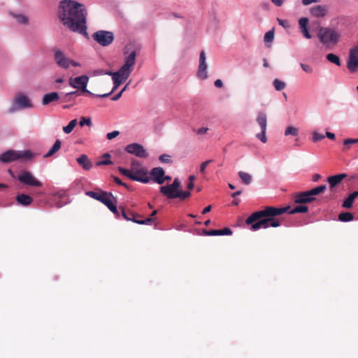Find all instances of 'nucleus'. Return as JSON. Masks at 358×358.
I'll list each match as a JSON object with an SVG mask.
<instances>
[{
    "instance_id": "nucleus-29",
    "label": "nucleus",
    "mask_w": 358,
    "mask_h": 358,
    "mask_svg": "<svg viewBox=\"0 0 358 358\" xmlns=\"http://www.w3.org/2000/svg\"><path fill=\"white\" fill-rule=\"evenodd\" d=\"M358 196V192H354L350 194L343 201L342 206L346 208H350L352 206L355 198Z\"/></svg>"
},
{
    "instance_id": "nucleus-48",
    "label": "nucleus",
    "mask_w": 358,
    "mask_h": 358,
    "mask_svg": "<svg viewBox=\"0 0 358 358\" xmlns=\"http://www.w3.org/2000/svg\"><path fill=\"white\" fill-rule=\"evenodd\" d=\"M109 210L113 212L114 214H116L117 215H118V211H117V207L113 203V201L108 205L107 206Z\"/></svg>"
},
{
    "instance_id": "nucleus-58",
    "label": "nucleus",
    "mask_w": 358,
    "mask_h": 358,
    "mask_svg": "<svg viewBox=\"0 0 358 358\" xmlns=\"http://www.w3.org/2000/svg\"><path fill=\"white\" fill-rule=\"evenodd\" d=\"M319 0H302V3L303 5L307 6L312 3L317 2Z\"/></svg>"
},
{
    "instance_id": "nucleus-18",
    "label": "nucleus",
    "mask_w": 358,
    "mask_h": 358,
    "mask_svg": "<svg viewBox=\"0 0 358 358\" xmlns=\"http://www.w3.org/2000/svg\"><path fill=\"white\" fill-rule=\"evenodd\" d=\"M347 177L345 173H340L335 176H330L327 178V181L329 183L330 190L331 192L335 191V188L341 181Z\"/></svg>"
},
{
    "instance_id": "nucleus-45",
    "label": "nucleus",
    "mask_w": 358,
    "mask_h": 358,
    "mask_svg": "<svg viewBox=\"0 0 358 358\" xmlns=\"http://www.w3.org/2000/svg\"><path fill=\"white\" fill-rule=\"evenodd\" d=\"M159 159L163 163L171 162V156L167 154H164L159 156Z\"/></svg>"
},
{
    "instance_id": "nucleus-59",
    "label": "nucleus",
    "mask_w": 358,
    "mask_h": 358,
    "mask_svg": "<svg viewBox=\"0 0 358 358\" xmlns=\"http://www.w3.org/2000/svg\"><path fill=\"white\" fill-rule=\"evenodd\" d=\"M215 86L217 87H222L223 86V83L220 79H217L215 81Z\"/></svg>"
},
{
    "instance_id": "nucleus-2",
    "label": "nucleus",
    "mask_w": 358,
    "mask_h": 358,
    "mask_svg": "<svg viewBox=\"0 0 358 358\" xmlns=\"http://www.w3.org/2000/svg\"><path fill=\"white\" fill-rule=\"evenodd\" d=\"M290 206L277 208L266 206L263 210L252 213L245 220L248 225H251L252 231L261 228L267 229L269 227H278L281 225L282 220L278 216L287 213Z\"/></svg>"
},
{
    "instance_id": "nucleus-52",
    "label": "nucleus",
    "mask_w": 358,
    "mask_h": 358,
    "mask_svg": "<svg viewBox=\"0 0 358 358\" xmlns=\"http://www.w3.org/2000/svg\"><path fill=\"white\" fill-rule=\"evenodd\" d=\"M171 187L173 188V189H179V188L180 187V180H178V178H175L173 183L171 184Z\"/></svg>"
},
{
    "instance_id": "nucleus-31",
    "label": "nucleus",
    "mask_w": 358,
    "mask_h": 358,
    "mask_svg": "<svg viewBox=\"0 0 358 358\" xmlns=\"http://www.w3.org/2000/svg\"><path fill=\"white\" fill-rule=\"evenodd\" d=\"M238 176L245 185H250L252 182V176L248 173L241 171L238 172Z\"/></svg>"
},
{
    "instance_id": "nucleus-19",
    "label": "nucleus",
    "mask_w": 358,
    "mask_h": 358,
    "mask_svg": "<svg viewBox=\"0 0 358 358\" xmlns=\"http://www.w3.org/2000/svg\"><path fill=\"white\" fill-rule=\"evenodd\" d=\"M18 151L8 150L0 155V161L4 163L19 159Z\"/></svg>"
},
{
    "instance_id": "nucleus-36",
    "label": "nucleus",
    "mask_w": 358,
    "mask_h": 358,
    "mask_svg": "<svg viewBox=\"0 0 358 358\" xmlns=\"http://www.w3.org/2000/svg\"><path fill=\"white\" fill-rule=\"evenodd\" d=\"M110 155L108 153H106L103 155V158L105 159L99 161L96 163V165L99 166L102 165H109L112 164V162L109 159Z\"/></svg>"
},
{
    "instance_id": "nucleus-25",
    "label": "nucleus",
    "mask_w": 358,
    "mask_h": 358,
    "mask_svg": "<svg viewBox=\"0 0 358 358\" xmlns=\"http://www.w3.org/2000/svg\"><path fill=\"white\" fill-rule=\"evenodd\" d=\"M32 201V198L29 195L25 194H20L16 196L17 203L23 206H27L30 205Z\"/></svg>"
},
{
    "instance_id": "nucleus-14",
    "label": "nucleus",
    "mask_w": 358,
    "mask_h": 358,
    "mask_svg": "<svg viewBox=\"0 0 358 358\" xmlns=\"http://www.w3.org/2000/svg\"><path fill=\"white\" fill-rule=\"evenodd\" d=\"M125 150L128 153L134 155L141 158H146L148 157V153L143 146L136 143L127 145Z\"/></svg>"
},
{
    "instance_id": "nucleus-27",
    "label": "nucleus",
    "mask_w": 358,
    "mask_h": 358,
    "mask_svg": "<svg viewBox=\"0 0 358 358\" xmlns=\"http://www.w3.org/2000/svg\"><path fill=\"white\" fill-rule=\"evenodd\" d=\"M257 122L261 127L262 130H266L267 127V117L266 113L264 112H259L257 119Z\"/></svg>"
},
{
    "instance_id": "nucleus-61",
    "label": "nucleus",
    "mask_w": 358,
    "mask_h": 358,
    "mask_svg": "<svg viewBox=\"0 0 358 358\" xmlns=\"http://www.w3.org/2000/svg\"><path fill=\"white\" fill-rule=\"evenodd\" d=\"M326 136H327V138H329V139H331V140H333V139H334V138H335V135H334V134H333V133H331V132H329V131H327V132L326 133Z\"/></svg>"
},
{
    "instance_id": "nucleus-10",
    "label": "nucleus",
    "mask_w": 358,
    "mask_h": 358,
    "mask_svg": "<svg viewBox=\"0 0 358 358\" xmlns=\"http://www.w3.org/2000/svg\"><path fill=\"white\" fill-rule=\"evenodd\" d=\"M131 170L134 176L140 178L144 181H141L143 183H148L150 181V176L148 174V170L143 167L138 161L134 160L131 162Z\"/></svg>"
},
{
    "instance_id": "nucleus-42",
    "label": "nucleus",
    "mask_w": 358,
    "mask_h": 358,
    "mask_svg": "<svg viewBox=\"0 0 358 358\" xmlns=\"http://www.w3.org/2000/svg\"><path fill=\"white\" fill-rule=\"evenodd\" d=\"M177 195V198H179L181 200H185L191 195V193L189 191H182L179 189Z\"/></svg>"
},
{
    "instance_id": "nucleus-1",
    "label": "nucleus",
    "mask_w": 358,
    "mask_h": 358,
    "mask_svg": "<svg viewBox=\"0 0 358 358\" xmlns=\"http://www.w3.org/2000/svg\"><path fill=\"white\" fill-rule=\"evenodd\" d=\"M87 15L83 4L73 0H63L60 2L58 17L64 25L72 31L87 35Z\"/></svg>"
},
{
    "instance_id": "nucleus-20",
    "label": "nucleus",
    "mask_w": 358,
    "mask_h": 358,
    "mask_svg": "<svg viewBox=\"0 0 358 358\" xmlns=\"http://www.w3.org/2000/svg\"><path fill=\"white\" fill-rule=\"evenodd\" d=\"M310 12L313 17H324L327 13V7L323 5H316L310 8Z\"/></svg>"
},
{
    "instance_id": "nucleus-16",
    "label": "nucleus",
    "mask_w": 358,
    "mask_h": 358,
    "mask_svg": "<svg viewBox=\"0 0 358 358\" xmlns=\"http://www.w3.org/2000/svg\"><path fill=\"white\" fill-rule=\"evenodd\" d=\"M150 177L154 182L159 185H162L165 182L164 175L165 172L162 167L153 168L150 172Z\"/></svg>"
},
{
    "instance_id": "nucleus-23",
    "label": "nucleus",
    "mask_w": 358,
    "mask_h": 358,
    "mask_svg": "<svg viewBox=\"0 0 358 358\" xmlns=\"http://www.w3.org/2000/svg\"><path fill=\"white\" fill-rule=\"evenodd\" d=\"M308 19L307 17H301L299 20V24L300 27L301 31L303 34V36L310 39L311 38L312 36L310 34L308 29Z\"/></svg>"
},
{
    "instance_id": "nucleus-44",
    "label": "nucleus",
    "mask_w": 358,
    "mask_h": 358,
    "mask_svg": "<svg viewBox=\"0 0 358 358\" xmlns=\"http://www.w3.org/2000/svg\"><path fill=\"white\" fill-rule=\"evenodd\" d=\"M211 162H213V160L209 159V160H206V161L203 162V163H201V164L200 166V172L202 174H204L206 173V169L207 166L209 164H210Z\"/></svg>"
},
{
    "instance_id": "nucleus-46",
    "label": "nucleus",
    "mask_w": 358,
    "mask_h": 358,
    "mask_svg": "<svg viewBox=\"0 0 358 358\" xmlns=\"http://www.w3.org/2000/svg\"><path fill=\"white\" fill-rule=\"evenodd\" d=\"M324 138V135L318 132H313V140L314 142H317Z\"/></svg>"
},
{
    "instance_id": "nucleus-60",
    "label": "nucleus",
    "mask_w": 358,
    "mask_h": 358,
    "mask_svg": "<svg viewBox=\"0 0 358 358\" xmlns=\"http://www.w3.org/2000/svg\"><path fill=\"white\" fill-rule=\"evenodd\" d=\"M211 210V206H206L203 210H202V214L204 215V214H206L208 213H209Z\"/></svg>"
},
{
    "instance_id": "nucleus-13",
    "label": "nucleus",
    "mask_w": 358,
    "mask_h": 358,
    "mask_svg": "<svg viewBox=\"0 0 358 358\" xmlns=\"http://www.w3.org/2000/svg\"><path fill=\"white\" fill-rule=\"evenodd\" d=\"M85 194L101 201L106 206H108V205L112 201V198H113L111 193H107L106 192H95L93 191H88L86 192Z\"/></svg>"
},
{
    "instance_id": "nucleus-57",
    "label": "nucleus",
    "mask_w": 358,
    "mask_h": 358,
    "mask_svg": "<svg viewBox=\"0 0 358 358\" xmlns=\"http://www.w3.org/2000/svg\"><path fill=\"white\" fill-rule=\"evenodd\" d=\"M122 95V91H120L118 94H115V96H113L111 99L113 101H117L118 100Z\"/></svg>"
},
{
    "instance_id": "nucleus-5",
    "label": "nucleus",
    "mask_w": 358,
    "mask_h": 358,
    "mask_svg": "<svg viewBox=\"0 0 358 358\" xmlns=\"http://www.w3.org/2000/svg\"><path fill=\"white\" fill-rule=\"evenodd\" d=\"M318 38L324 45H335L341 37V34L334 29L321 27L318 31Z\"/></svg>"
},
{
    "instance_id": "nucleus-49",
    "label": "nucleus",
    "mask_w": 358,
    "mask_h": 358,
    "mask_svg": "<svg viewBox=\"0 0 358 358\" xmlns=\"http://www.w3.org/2000/svg\"><path fill=\"white\" fill-rule=\"evenodd\" d=\"M301 66L302 69L305 72H306L308 73H313V68L310 66H309L308 64H306L301 63Z\"/></svg>"
},
{
    "instance_id": "nucleus-51",
    "label": "nucleus",
    "mask_w": 358,
    "mask_h": 358,
    "mask_svg": "<svg viewBox=\"0 0 358 358\" xmlns=\"http://www.w3.org/2000/svg\"><path fill=\"white\" fill-rule=\"evenodd\" d=\"M120 134L118 131H113L112 132L108 133L106 136L108 140H111L115 137H117Z\"/></svg>"
},
{
    "instance_id": "nucleus-64",
    "label": "nucleus",
    "mask_w": 358,
    "mask_h": 358,
    "mask_svg": "<svg viewBox=\"0 0 358 358\" xmlns=\"http://www.w3.org/2000/svg\"><path fill=\"white\" fill-rule=\"evenodd\" d=\"M194 186V182H189L187 185V189H192Z\"/></svg>"
},
{
    "instance_id": "nucleus-32",
    "label": "nucleus",
    "mask_w": 358,
    "mask_h": 358,
    "mask_svg": "<svg viewBox=\"0 0 358 358\" xmlns=\"http://www.w3.org/2000/svg\"><path fill=\"white\" fill-rule=\"evenodd\" d=\"M354 215L352 213L344 212L338 215V220L341 222H350L353 220Z\"/></svg>"
},
{
    "instance_id": "nucleus-38",
    "label": "nucleus",
    "mask_w": 358,
    "mask_h": 358,
    "mask_svg": "<svg viewBox=\"0 0 358 358\" xmlns=\"http://www.w3.org/2000/svg\"><path fill=\"white\" fill-rule=\"evenodd\" d=\"M18 155H19V159H30L33 157V153L29 150L26 151H18Z\"/></svg>"
},
{
    "instance_id": "nucleus-56",
    "label": "nucleus",
    "mask_w": 358,
    "mask_h": 358,
    "mask_svg": "<svg viewBox=\"0 0 358 358\" xmlns=\"http://www.w3.org/2000/svg\"><path fill=\"white\" fill-rule=\"evenodd\" d=\"M271 1H272V2H273V3L276 6L280 7V6H281L283 4V3H284L285 0H271Z\"/></svg>"
},
{
    "instance_id": "nucleus-24",
    "label": "nucleus",
    "mask_w": 358,
    "mask_h": 358,
    "mask_svg": "<svg viewBox=\"0 0 358 358\" xmlns=\"http://www.w3.org/2000/svg\"><path fill=\"white\" fill-rule=\"evenodd\" d=\"M76 161L85 170H90L92 166L91 161L86 155H81Z\"/></svg>"
},
{
    "instance_id": "nucleus-7",
    "label": "nucleus",
    "mask_w": 358,
    "mask_h": 358,
    "mask_svg": "<svg viewBox=\"0 0 358 358\" xmlns=\"http://www.w3.org/2000/svg\"><path fill=\"white\" fill-rule=\"evenodd\" d=\"M120 209L122 217L127 220L132 221L139 224L152 225L154 223V219L152 218L138 219L142 216L130 210H126L123 207Z\"/></svg>"
},
{
    "instance_id": "nucleus-9",
    "label": "nucleus",
    "mask_w": 358,
    "mask_h": 358,
    "mask_svg": "<svg viewBox=\"0 0 358 358\" xmlns=\"http://www.w3.org/2000/svg\"><path fill=\"white\" fill-rule=\"evenodd\" d=\"M89 78L87 76H81L75 78H70L69 85L74 88L80 89L83 93H87L89 95L94 96L93 93L87 90V85Z\"/></svg>"
},
{
    "instance_id": "nucleus-34",
    "label": "nucleus",
    "mask_w": 358,
    "mask_h": 358,
    "mask_svg": "<svg viewBox=\"0 0 358 358\" xmlns=\"http://www.w3.org/2000/svg\"><path fill=\"white\" fill-rule=\"evenodd\" d=\"M326 57L329 62L334 63L338 66H341V61H340L339 57L337 55H336L333 53H329L327 55Z\"/></svg>"
},
{
    "instance_id": "nucleus-63",
    "label": "nucleus",
    "mask_w": 358,
    "mask_h": 358,
    "mask_svg": "<svg viewBox=\"0 0 358 358\" xmlns=\"http://www.w3.org/2000/svg\"><path fill=\"white\" fill-rule=\"evenodd\" d=\"M241 193H242V191L238 190V191H237V192H234V193L231 194V196H232V197H236L237 196L241 195Z\"/></svg>"
},
{
    "instance_id": "nucleus-30",
    "label": "nucleus",
    "mask_w": 358,
    "mask_h": 358,
    "mask_svg": "<svg viewBox=\"0 0 358 358\" xmlns=\"http://www.w3.org/2000/svg\"><path fill=\"white\" fill-rule=\"evenodd\" d=\"M61 145H62L61 141L59 140V139L56 140V141L55 142V143L52 145V147L44 155V157L45 158H48V157H50L52 156L57 151H59V150L61 148Z\"/></svg>"
},
{
    "instance_id": "nucleus-28",
    "label": "nucleus",
    "mask_w": 358,
    "mask_h": 358,
    "mask_svg": "<svg viewBox=\"0 0 358 358\" xmlns=\"http://www.w3.org/2000/svg\"><path fill=\"white\" fill-rule=\"evenodd\" d=\"M118 171L120 173H121L124 176L129 178V179L134 180V181H144L145 180H143L140 178H137L136 176H134V173L131 171V170H129L122 167H119Z\"/></svg>"
},
{
    "instance_id": "nucleus-55",
    "label": "nucleus",
    "mask_w": 358,
    "mask_h": 358,
    "mask_svg": "<svg viewBox=\"0 0 358 358\" xmlns=\"http://www.w3.org/2000/svg\"><path fill=\"white\" fill-rule=\"evenodd\" d=\"M208 129L207 127H201L196 131L197 134H204L207 132Z\"/></svg>"
},
{
    "instance_id": "nucleus-43",
    "label": "nucleus",
    "mask_w": 358,
    "mask_h": 358,
    "mask_svg": "<svg viewBox=\"0 0 358 358\" xmlns=\"http://www.w3.org/2000/svg\"><path fill=\"white\" fill-rule=\"evenodd\" d=\"M266 130H262L261 133L256 135L257 138H259L262 143H265L267 141L266 136Z\"/></svg>"
},
{
    "instance_id": "nucleus-8",
    "label": "nucleus",
    "mask_w": 358,
    "mask_h": 358,
    "mask_svg": "<svg viewBox=\"0 0 358 358\" xmlns=\"http://www.w3.org/2000/svg\"><path fill=\"white\" fill-rule=\"evenodd\" d=\"M92 36L96 42L102 46L110 45L114 40L113 33L104 30L97 31Z\"/></svg>"
},
{
    "instance_id": "nucleus-17",
    "label": "nucleus",
    "mask_w": 358,
    "mask_h": 358,
    "mask_svg": "<svg viewBox=\"0 0 358 358\" xmlns=\"http://www.w3.org/2000/svg\"><path fill=\"white\" fill-rule=\"evenodd\" d=\"M15 103L20 109H24L33 107L30 99L24 94H19L15 99Z\"/></svg>"
},
{
    "instance_id": "nucleus-22",
    "label": "nucleus",
    "mask_w": 358,
    "mask_h": 358,
    "mask_svg": "<svg viewBox=\"0 0 358 358\" xmlns=\"http://www.w3.org/2000/svg\"><path fill=\"white\" fill-rule=\"evenodd\" d=\"M203 233L206 236H224V235H231L232 231L231 229L226 227L222 229H213L203 231Z\"/></svg>"
},
{
    "instance_id": "nucleus-33",
    "label": "nucleus",
    "mask_w": 358,
    "mask_h": 358,
    "mask_svg": "<svg viewBox=\"0 0 358 358\" xmlns=\"http://www.w3.org/2000/svg\"><path fill=\"white\" fill-rule=\"evenodd\" d=\"M308 208L306 206L301 205V206H296L295 208H292L290 210L289 209L287 213H288L289 214H294V213H304L308 212Z\"/></svg>"
},
{
    "instance_id": "nucleus-39",
    "label": "nucleus",
    "mask_w": 358,
    "mask_h": 358,
    "mask_svg": "<svg viewBox=\"0 0 358 358\" xmlns=\"http://www.w3.org/2000/svg\"><path fill=\"white\" fill-rule=\"evenodd\" d=\"M298 133H299V130L297 128L294 127L292 126H289L285 129V136L292 135V136H296L298 135Z\"/></svg>"
},
{
    "instance_id": "nucleus-41",
    "label": "nucleus",
    "mask_w": 358,
    "mask_h": 358,
    "mask_svg": "<svg viewBox=\"0 0 358 358\" xmlns=\"http://www.w3.org/2000/svg\"><path fill=\"white\" fill-rule=\"evenodd\" d=\"M13 15L16 19L17 22L20 24H27L28 22V18L25 15L15 14Z\"/></svg>"
},
{
    "instance_id": "nucleus-37",
    "label": "nucleus",
    "mask_w": 358,
    "mask_h": 358,
    "mask_svg": "<svg viewBox=\"0 0 358 358\" xmlns=\"http://www.w3.org/2000/svg\"><path fill=\"white\" fill-rule=\"evenodd\" d=\"M273 86L277 91H280V90H282L285 87L286 84L285 82H283L278 78H275L273 80Z\"/></svg>"
},
{
    "instance_id": "nucleus-6",
    "label": "nucleus",
    "mask_w": 358,
    "mask_h": 358,
    "mask_svg": "<svg viewBox=\"0 0 358 358\" xmlns=\"http://www.w3.org/2000/svg\"><path fill=\"white\" fill-rule=\"evenodd\" d=\"M54 59L57 66L64 69H68L70 66H80L78 62L67 57L62 51L59 50L55 51Z\"/></svg>"
},
{
    "instance_id": "nucleus-35",
    "label": "nucleus",
    "mask_w": 358,
    "mask_h": 358,
    "mask_svg": "<svg viewBox=\"0 0 358 358\" xmlns=\"http://www.w3.org/2000/svg\"><path fill=\"white\" fill-rule=\"evenodd\" d=\"M76 124V119L71 120L67 126L63 127L64 132L66 134H70L73 131Z\"/></svg>"
},
{
    "instance_id": "nucleus-3",
    "label": "nucleus",
    "mask_w": 358,
    "mask_h": 358,
    "mask_svg": "<svg viewBox=\"0 0 358 358\" xmlns=\"http://www.w3.org/2000/svg\"><path fill=\"white\" fill-rule=\"evenodd\" d=\"M129 49L128 47L124 48V54H129L125 57V62L124 65L116 72H101L103 74H106L112 76L113 80V90L106 94L96 95L99 97H107L110 95L124 81H125L130 76L132 71V67L136 62V51L132 50L129 52Z\"/></svg>"
},
{
    "instance_id": "nucleus-40",
    "label": "nucleus",
    "mask_w": 358,
    "mask_h": 358,
    "mask_svg": "<svg viewBox=\"0 0 358 358\" xmlns=\"http://www.w3.org/2000/svg\"><path fill=\"white\" fill-rule=\"evenodd\" d=\"M274 38V31L270 30L267 31L264 37V40L265 43H270L273 41Z\"/></svg>"
},
{
    "instance_id": "nucleus-62",
    "label": "nucleus",
    "mask_w": 358,
    "mask_h": 358,
    "mask_svg": "<svg viewBox=\"0 0 358 358\" xmlns=\"http://www.w3.org/2000/svg\"><path fill=\"white\" fill-rule=\"evenodd\" d=\"M320 178H321V176L318 173H315L313 176V180L314 182H317Z\"/></svg>"
},
{
    "instance_id": "nucleus-47",
    "label": "nucleus",
    "mask_w": 358,
    "mask_h": 358,
    "mask_svg": "<svg viewBox=\"0 0 358 358\" xmlns=\"http://www.w3.org/2000/svg\"><path fill=\"white\" fill-rule=\"evenodd\" d=\"M79 124L81 127H83L85 125L91 126L92 122H91L90 118H85V117H81V119L80 120Z\"/></svg>"
},
{
    "instance_id": "nucleus-50",
    "label": "nucleus",
    "mask_w": 358,
    "mask_h": 358,
    "mask_svg": "<svg viewBox=\"0 0 358 358\" xmlns=\"http://www.w3.org/2000/svg\"><path fill=\"white\" fill-rule=\"evenodd\" d=\"M358 143V138H347L344 141L343 144L345 145Z\"/></svg>"
},
{
    "instance_id": "nucleus-26",
    "label": "nucleus",
    "mask_w": 358,
    "mask_h": 358,
    "mask_svg": "<svg viewBox=\"0 0 358 358\" xmlns=\"http://www.w3.org/2000/svg\"><path fill=\"white\" fill-rule=\"evenodd\" d=\"M59 99V94L57 92H50L45 94L42 99L43 105H48L51 102L57 101Z\"/></svg>"
},
{
    "instance_id": "nucleus-54",
    "label": "nucleus",
    "mask_w": 358,
    "mask_h": 358,
    "mask_svg": "<svg viewBox=\"0 0 358 358\" xmlns=\"http://www.w3.org/2000/svg\"><path fill=\"white\" fill-rule=\"evenodd\" d=\"M279 24L282 25L283 27L287 28L289 27V22L287 20H283L280 19H278Z\"/></svg>"
},
{
    "instance_id": "nucleus-53",
    "label": "nucleus",
    "mask_w": 358,
    "mask_h": 358,
    "mask_svg": "<svg viewBox=\"0 0 358 358\" xmlns=\"http://www.w3.org/2000/svg\"><path fill=\"white\" fill-rule=\"evenodd\" d=\"M113 180L117 185H122V186L125 187L126 188H128L127 185L126 183L122 182V180L118 177L113 176Z\"/></svg>"
},
{
    "instance_id": "nucleus-21",
    "label": "nucleus",
    "mask_w": 358,
    "mask_h": 358,
    "mask_svg": "<svg viewBox=\"0 0 358 358\" xmlns=\"http://www.w3.org/2000/svg\"><path fill=\"white\" fill-rule=\"evenodd\" d=\"M179 189H173L171 185L162 186L160 187V192L169 199L177 198V194Z\"/></svg>"
},
{
    "instance_id": "nucleus-15",
    "label": "nucleus",
    "mask_w": 358,
    "mask_h": 358,
    "mask_svg": "<svg viewBox=\"0 0 358 358\" xmlns=\"http://www.w3.org/2000/svg\"><path fill=\"white\" fill-rule=\"evenodd\" d=\"M348 68L351 72H355L358 69V45L350 51Z\"/></svg>"
},
{
    "instance_id": "nucleus-4",
    "label": "nucleus",
    "mask_w": 358,
    "mask_h": 358,
    "mask_svg": "<svg viewBox=\"0 0 358 358\" xmlns=\"http://www.w3.org/2000/svg\"><path fill=\"white\" fill-rule=\"evenodd\" d=\"M326 185H320L310 190L297 193L293 196V200L295 203H311L315 200L314 197L325 191Z\"/></svg>"
},
{
    "instance_id": "nucleus-12",
    "label": "nucleus",
    "mask_w": 358,
    "mask_h": 358,
    "mask_svg": "<svg viewBox=\"0 0 358 358\" xmlns=\"http://www.w3.org/2000/svg\"><path fill=\"white\" fill-rule=\"evenodd\" d=\"M208 64L206 63V56L204 50H202L199 55V64L197 71V77L201 80L208 78Z\"/></svg>"
},
{
    "instance_id": "nucleus-11",
    "label": "nucleus",
    "mask_w": 358,
    "mask_h": 358,
    "mask_svg": "<svg viewBox=\"0 0 358 358\" xmlns=\"http://www.w3.org/2000/svg\"><path fill=\"white\" fill-rule=\"evenodd\" d=\"M17 180L23 185L31 187H41L42 182L36 178L29 171H23L18 176Z\"/></svg>"
}]
</instances>
